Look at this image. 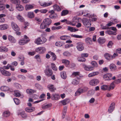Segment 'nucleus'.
Returning <instances> with one entry per match:
<instances>
[{
	"label": "nucleus",
	"instance_id": "1",
	"mask_svg": "<svg viewBox=\"0 0 121 121\" xmlns=\"http://www.w3.org/2000/svg\"><path fill=\"white\" fill-rule=\"evenodd\" d=\"M47 41V39L45 37H43L42 39L38 37L35 40L34 42L37 45H40L44 43Z\"/></svg>",
	"mask_w": 121,
	"mask_h": 121
},
{
	"label": "nucleus",
	"instance_id": "2",
	"mask_svg": "<svg viewBox=\"0 0 121 121\" xmlns=\"http://www.w3.org/2000/svg\"><path fill=\"white\" fill-rule=\"evenodd\" d=\"M82 22L84 25L86 27H89L91 25L90 21L86 18H84L82 20Z\"/></svg>",
	"mask_w": 121,
	"mask_h": 121
},
{
	"label": "nucleus",
	"instance_id": "3",
	"mask_svg": "<svg viewBox=\"0 0 121 121\" xmlns=\"http://www.w3.org/2000/svg\"><path fill=\"white\" fill-rule=\"evenodd\" d=\"M0 71L1 74L4 76H8L11 75V73L5 70L2 67H0Z\"/></svg>",
	"mask_w": 121,
	"mask_h": 121
},
{
	"label": "nucleus",
	"instance_id": "4",
	"mask_svg": "<svg viewBox=\"0 0 121 121\" xmlns=\"http://www.w3.org/2000/svg\"><path fill=\"white\" fill-rule=\"evenodd\" d=\"M28 105L29 106V107H27L25 108V111L28 112H30L34 111L35 110V108L33 107H31L32 104L30 103H27Z\"/></svg>",
	"mask_w": 121,
	"mask_h": 121
},
{
	"label": "nucleus",
	"instance_id": "5",
	"mask_svg": "<svg viewBox=\"0 0 121 121\" xmlns=\"http://www.w3.org/2000/svg\"><path fill=\"white\" fill-rule=\"evenodd\" d=\"M35 51L39 54H43L45 52L46 49L44 47H39L37 48L35 50Z\"/></svg>",
	"mask_w": 121,
	"mask_h": 121
},
{
	"label": "nucleus",
	"instance_id": "6",
	"mask_svg": "<svg viewBox=\"0 0 121 121\" xmlns=\"http://www.w3.org/2000/svg\"><path fill=\"white\" fill-rule=\"evenodd\" d=\"M78 19L76 17H74L73 19V21L71 22L70 21H68L67 20L66 23L68 24H69L72 26H75L76 25V22H77Z\"/></svg>",
	"mask_w": 121,
	"mask_h": 121
},
{
	"label": "nucleus",
	"instance_id": "7",
	"mask_svg": "<svg viewBox=\"0 0 121 121\" xmlns=\"http://www.w3.org/2000/svg\"><path fill=\"white\" fill-rule=\"evenodd\" d=\"M99 82L98 80L94 78L91 80L89 82L91 86H95L98 84Z\"/></svg>",
	"mask_w": 121,
	"mask_h": 121
},
{
	"label": "nucleus",
	"instance_id": "8",
	"mask_svg": "<svg viewBox=\"0 0 121 121\" xmlns=\"http://www.w3.org/2000/svg\"><path fill=\"white\" fill-rule=\"evenodd\" d=\"M44 73L48 77L50 76L53 73L52 70L49 68L45 69L44 70Z\"/></svg>",
	"mask_w": 121,
	"mask_h": 121
},
{
	"label": "nucleus",
	"instance_id": "9",
	"mask_svg": "<svg viewBox=\"0 0 121 121\" xmlns=\"http://www.w3.org/2000/svg\"><path fill=\"white\" fill-rule=\"evenodd\" d=\"M112 76V75L111 74L107 73L104 75L103 78L105 80H110L111 79Z\"/></svg>",
	"mask_w": 121,
	"mask_h": 121
},
{
	"label": "nucleus",
	"instance_id": "10",
	"mask_svg": "<svg viewBox=\"0 0 121 121\" xmlns=\"http://www.w3.org/2000/svg\"><path fill=\"white\" fill-rule=\"evenodd\" d=\"M77 48L79 51H81L84 49V48L82 43H77Z\"/></svg>",
	"mask_w": 121,
	"mask_h": 121
},
{
	"label": "nucleus",
	"instance_id": "11",
	"mask_svg": "<svg viewBox=\"0 0 121 121\" xmlns=\"http://www.w3.org/2000/svg\"><path fill=\"white\" fill-rule=\"evenodd\" d=\"M8 38L9 41L11 43H15L16 42V40L11 35L8 36Z\"/></svg>",
	"mask_w": 121,
	"mask_h": 121
},
{
	"label": "nucleus",
	"instance_id": "12",
	"mask_svg": "<svg viewBox=\"0 0 121 121\" xmlns=\"http://www.w3.org/2000/svg\"><path fill=\"white\" fill-rule=\"evenodd\" d=\"M11 26L13 29L16 31H18L20 30V28L15 23L12 22Z\"/></svg>",
	"mask_w": 121,
	"mask_h": 121
},
{
	"label": "nucleus",
	"instance_id": "13",
	"mask_svg": "<svg viewBox=\"0 0 121 121\" xmlns=\"http://www.w3.org/2000/svg\"><path fill=\"white\" fill-rule=\"evenodd\" d=\"M43 22L48 27L51 23L52 21L50 18H46L43 20Z\"/></svg>",
	"mask_w": 121,
	"mask_h": 121
},
{
	"label": "nucleus",
	"instance_id": "14",
	"mask_svg": "<svg viewBox=\"0 0 121 121\" xmlns=\"http://www.w3.org/2000/svg\"><path fill=\"white\" fill-rule=\"evenodd\" d=\"M51 98V99L53 100H56L60 98V96L58 94H53L52 95Z\"/></svg>",
	"mask_w": 121,
	"mask_h": 121
},
{
	"label": "nucleus",
	"instance_id": "15",
	"mask_svg": "<svg viewBox=\"0 0 121 121\" xmlns=\"http://www.w3.org/2000/svg\"><path fill=\"white\" fill-rule=\"evenodd\" d=\"M39 3L41 6L43 7H46L49 6L51 5L52 4V2H50L49 3L46 2L42 3L40 1H39Z\"/></svg>",
	"mask_w": 121,
	"mask_h": 121
},
{
	"label": "nucleus",
	"instance_id": "16",
	"mask_svg": "<svg viewBox=\"0 0 121 121\" xmlns=\"http://www.w3.org/2000/svg\"><path fill=\"white\" fill-rule=\"evenodd\" d=\"M29 39L26 40L23 39H21L19 41L18 43L19 44L21 45H23L27 43L30 41Z\"/></svg>",
	"mask_w": 121,
	"mask_h": 121
},
{
	"label": "nucleus",
	"instance_id": "17",
	"mask_svg": "<svg viewBox=\"0 0 121 121\" xmlns=\"http://www.w3.org/2000/svg\"><path fill=\"white\" fill-rule=\"evenodd\" d=\"M49 90L52 92H54L56 90V88L52 84H49L48 86Z\"/></svg>",
	"mask_w": 121,
	"mask_h": 121
},
{
	"label": "nucleus",
	"instance_id": "18",
	"mask_svg": "<svg viewBox=\"0 0 121 121\" xmlns=\"http://www.w3.org/2000/svg\"><path fill=\"white\" fill-rule=\"evenodd\" d=\"M115 86L114 82H112L109 86L108 85V91H110L113 90Z\"/></svg>",
	"mask_w": 121,
	"mask_h": 121
},
{
	"label": "nucleus",
	"instance_id": "19",
	"mask_svg": "<svg viewBox=\"0 0 121 121\" xmlns=\"http://www.w3.org/2000/svg\"><path fill=\"white\" fill-rule=\"evenodd\" d=\"M85 41L88 44L91 45L92 44V40L91 38L88 37L85 39Z\"/></svg>",
	"mask_w": 121,
	"mask_h": 121
},
{
	"label": "nucleus",
	"instance_id": "20",
	"mask_svg": "<svg viewBox=\"0 0 121 121\" xmlns=\"http://www.w3.org/2000/svg\"><path fill=\"white\" fill-rule=\"evenodd\" d=\"M84 69L87 71H91L93 69V68L91 66H86L85 65H84Z\"/></svg>",
	"mask_w": 121,
	"mask_h": 121
},
{
	"label": "nucleus",
	"instance_id": "21",
	"mask_svg": "<svg viewBox=\"0 0 121 121\" xmlns=\"http://www.w3.org/2000/svg\"><path fill=\"white\" fill-rule=\"evenodd\" d=\"M110 69L112 71H114L117 69V66L113 63L111 64L109 66Z\"/></svg>",
	"mask_w": 121,
	"mask_h": 121
},
{
	"label": "nucleus",
	"instance_id": "22",
	"mask_svg": "<svg viewBox=\"0 0 121 121\" xmlns=\"http://www.w3.org/2000/svg\"><path fill=\"white\" fill-rule=\"evenodd\" d=\"M8 28V26L6 24H3L0 25V30H4Z\"/></svg>",
	"mask_w": 121,
	"mask_h": 121
},
{
	"label": "nucleus",
	"instance_id": "23",
	"mask_svg": "<svg viewBox=\"0 0 121 121\" xmlns=\"http://www.w3.org/2000/svg\"><path fill=\"white\" fill-rule=\"evenodd\" d=\"M6 15L1 14H0V22L3 23L5 21V19L4 17H5Z\"/></svg>",
	"mask_w": 121,
	"mask_h": 121
},
{
	"label": "nucleus",
	"instance_id": "24",
	"mask_svg": "<svg viewBox=\"0 0 121 121\" xmlns=\"http://www.w3.org/2000/svg\"><path fill=\"white\" fill-rule=\"evenodd\" d=\"M83 90L82 89L80 88L79 89L75 92V96L79 95L81 93L83 92Z\"/></svg>",
	"mask_w": 121,
	"mask_h": 121
},
{
	"label": "nucleus",
	"instance_id": "25",
	"mask_svg": "<svg viewBox=\"0 0 121 121\" xmlns=\"http://www.w3.org/2000/svg\"><path fill=\"white\" fill-rule=\"evenodd\" d=\"M97 41L99 44H102L105 42L106 40L104 38L100 37L98 38Z\"/></svg>",
	"mask_w": 121,
	"mask_h": 121
},
{
	"label": "nucleus",
	"instance_id": "26",
	"mask_svg": "<svg viewBox=\"0 0 121 121\" xmlns=\"http://www.w3.org/2000/svg\"><path fill=\"white\" fill-rule=\"evenodd\" d=\"M99 73V72L97 71L93 72L89 74L88 77L89 78L94 77L98 75Z\"/></svg>",
	"mask_w": 121,
	"mask_h": 121
},
{
	"label": "nucleus",
	"instance_id": "27",
	"mask_svg": "<svg viewBox=\"0 0 121 121\" xmlns=\"http://www.w3.org/2000/svg\"><path fill=\"white\" fill-rule=\"evenodd\" d=\"M8 51V48L5 47H0V52H7Z\"/></svg>",
	"mask_w": 121,
	"mask_h": 121
},
{
	"label": "nucleus",
	"instance_id": "28",
	"mask_svg": "<svg viewBox=\"0 0 121 121\" xmlns=\"http://www.w3.org/2000/svg\"><path fill=\"white\" fill-rule=\"evenodd\" d=\"M104 56L108 60H110L112 59L111 55L108 53H105L104 55Z\"/></svg>",
	"mask_w": 121,
	"mask_h": 121
},
{
	"label": "nucleus",
	"instance_id": "29",
	"mask_svg": "<svg viewBox=\"0 0 121 121\" xmlns=\"http://www.w3.org/2000/svg\"><path fill=\"white\" fill-rule=\"evenodd\" d=\"M10 115V112L8 111H4L3 113V115L4 117H8Z\"/></svg>",
	"mask_w": 121,
	"mask_h": 121
},
{
	"label": "nucleus",
	"instance_id": "30",
	"mask_svg": "<svg viewBox=\"0 0 121 121\" xmlns=\"http://www.w3.org/2000/svg\"><path fill=\"white\" fill-rule=\"evenodd\" d=\"M48 53L52 56V59L53 60L55 61L56 60V56L55 54L52 52H49Z\"/></svg>",
	"mask_w": 121,
	"mask_h": 121
},
{
	"label": "nucleus",
	"instance_id": "31",
	"mask_svg": "<svg viewBox=\"0 0 121 121\" xmlns=\"http://www.w3.org/2000/svg\"><path fill=\"white\" fill-rule=\"evenodd\" d=\"M67 29L68 30L71 32H75L78 30V29H76L73 27L69 26L68 27Z\"/></svg>",
	"mask_w": 121,
	"mask_h": 121
},
{
	"label": "nucleus",
	"instance_id": "32",
	"mask_svg": "<svg viewBox=\"0 0 121 121\" xmlns=\"http://www.w3.org/2000/svg\"><path fill=\"white\" fill-rule=\"evenodd\" d=\"M16 7L18 10L20 11L23 10L24 9V8L23 6L20 5V4H17L16 6Z\"/></svg>",
	"mask_w": 121,
	"mask_h": 121
},
{
	"label": "nucleus",
	"instance_id": "33",
	"mask_svg": "<svg viewBox=\"0 0 121 121\" xmlns=\"http://www.w3.org/2000/svg\"><path fill=\"white\" fill-rule=\"evenodd\" d=\"M34 7V6L31 4H26L25 6V8L26 10H28L32 9Z\"/></svg>",
	"mask_w": 121,
	"mask_h": 121
},
{
	"label": "nucleus",
	"instance_id": "34",
	"mask_svg": "<svg viewBox=\"0 0 121 121\" xmlns=\"http://www.w3.org/2000/svg\"><path fill=\"white\" fill-rule=\"evenodd\" d=\"M26 92L28 94H31L35 92L36 91L34 90L31 89H28L26 90Z\"/></svg>",
	"mask_w": 121,
	"mask_h": 121
},
{
	"label": "nucleus",
	"instance_id": "35",
	"mask_svg": "<svg viewBox=\"0 0 121 121\" xmlns=\"http://www.w3.org/2000/svg\"><path fill=\"white\" fill-rule=\"evenodd\" d=\"M9 87L6 86H2L0 88V89L2 91H5L8 90Z\"/></svg>",
	"mask_w": 121,
	"mask_h": 121
},
{
	"label": "nucleus",
	"instance_id": "36",
	"mask_svg": "<svg viewBox=\"0 0 121 121\" xmlns=\"http://www.w3.org/2000/svg\"><path fill=\"white\" fill-rule=\"evenodd\" d=\"M62 62L67 66L69 65V61L67 60L64 59L62 60Z\"/></svg>",
	"mask_w": 121,
	"mask_h": 121
},
{
	"label": "nucleus",
	"instance_id": "37",
	"mask_svg": "<svg viewBox=\"0 0 121 121\" xmlns=\"http://www.w3.org/2000/svg\"><path fill=\"white\" fill-rule=\"evenodd\" d=\"M70 37L67 35H63L61 36L60 37V39L63 40H65L67 39H69Z\"/></svg>",
	"mask_w": 121,
	"mask_h": 121
},
{
	"label": "nucleus",
	"instance_id": "38",
	"mask_svg": "<svg viewBox=\"0 0 121 121\" xmlns=\"http://www.w3.org/2000/svg\"><path fill=\"white\" fill-rule=\"evenodd\" d=\"M61 78L63 79H65L66 78V75L65 72H62L60 73Z\"/></svg>",
	"mask_w": 121,
	"mask_h": 121
},
{
	"label": "nucleus",
	"instance_id": "39",
	"mask_svg": "<svg viewBox=\"0 0 121 121\" xmlns=\"http://www.w3.org/2000/svg\"><path fill=\"white\" fill-rule=\"evenodd\" d=\"M69 99H65V100H62L61 101L63 105H66L67 104H68L69 102Z\"/></svg>",
	"mask_w": 121,
	"mask_h": 121
},
{
	"label": "nucleus",
	"instance_id": "40",
	"mask_svg": "<svg viewBox=\"0 0 121 121\" xmlns=\"http://www.w3.org/2000/svg\"><path fill=\"white\" fill-rule=\"evenodd\" d=\"M101 89L103 90H107L108 91V85H103L101 87Z\"/></svg>",
	"mask_w": 121,
	"mask_h": 121
},
{
	"label": "nucleus",
	"instance_id": "41",
	"mask_svg": "<svg viewBox=\"0 0 121 121\" xmlns=\"http://www.w3.org/2000/svg\"><path fill=\"white\" fill-rule=\"evenodd\" d=\"M53 7L54 10L57 11H59L61 10V9L57 4H55L53 6Z\"/></svg>",
	"mask_w": 121,
	"mask_h": 121
},
{
	"label": "nucleus",
	"instance_id": "42",
	"mask_svg": "<svg viewBox=\"0 0 121 121\" xmlns=\"http://www.w3.org/2000/svg\"><path fill=\"white\" fill-rule=\"evenodd\" d=\"M19 115H20L23 118L25 119L27 117V115L24 112H21Z\"/></svg>",
	"mask_w": 121,
	"mask_h": 121
},
{
	"label": "nucleus",
	"instance_id": "43",
	"mask_svg": "<svg viewBox=\"0 0 121 121\" xmlns=\"http://www.w3.org/2000/svg\"><path fill=\"white\" fill-rule=\"evenodd\" d=\"M77 59L78 61L80 62H84L86 60L85 59L81 56L78 57Z\"/></svg>",
	"mask_w": 121,
	"mask_h": 121
},
{
	"label": "nucleus",
	"instance_id": "44",
	"mask_svg": "<svg viewBox=\"0 0 121 121\" xmlns=\"http://www.w3.org/2000/svg\"><path fill=\"white\" fill-rule=\"evenodd\" d=\"M64 44L62 41H58L56 42L55 43V45L56 46L60 47L62 46Z\"/></svg>",
	"mask_w": 121,
	"mask_h": 121
},
{
	"label": "nucleus",
	"instance_id": "45",
	"mask_svg": "<svg viewBox=\"0 0 121 121\" xmlns=\"http://www.w3.org/2000/svg\"><path fill=\"white\" fill-rule=\"evenodd\" d=\"M11 2L14 4L16 5L20 4V1L19 0H11Z\"/></svg>",
	"mask_w": 121,
	"mask_h": 121
},
{
	"label": "nucleus",
	"instance_id": "46",
	"mask_svg": "<svg viewBox=\"0 0 121 121\" xmlns=\"http://www.w3.org/2000/svg\"><path fill=\"white\" fill-rule=\"evenodd\" d=\"M15 96L16 97H19L21 95V94L18 91L15 90L14 91Z\"/></svg>",
	"mask_w": 121,
	"mask_h": 121
},
{
	"label": "nucleus",
	"instance_id": "47",
	"mask_svg": "<svg viewBox=\"0 0 121 121\" xmlns=\"http://www.w3.org/2000/svg\"><path fill=\"white\" fill-rule=\"evenodd\" d=\"M51 106V104L43 105L42 106V108L43 109H45L50 107Z\"/></svg>",
	"mask_w": 121,
	"mask_h": 121
},
{
	"label": "nucleus",
	"instance_id": "48",
	"mask_svg": "<svg viewBox=\"0 0 121 121\" xmlns=\"http://www.w3.org/2000/svg\"><path fill=\"white\" fill-rule=\"evenodd\" d=\"M69 13V11L67 10H63L61 12V15L62 16H65L68 14Z\"/></svg>",
	"mask_w": 121,
	"mask_h": 121
},
{
	"label": "nucleus",
	"instance_id": "49",
	"mask_svg": "<svg viewBox=\"0 0 121 121\" xmlns=\"http://www.w3.org/2000/svg\"><path fill=\"white\" fill-rule=\"evenodd\" d=\"M17 19L20 21L23 22L24 21V19L19 14L17 16Z\"/></svg>",
	"mask_w": 121,
	"mask_h": 121
},
{
	"label": "nucleus",
	"instance_id": "50",
	"mask_svg": "<svg viewBox=\"0 0 121 121\" xmlns=\"http://www.w3.org/2000/svg\"><path fill=\"white\" fill-rule=\"evenodd\" d=\"M46 27H47V26L44 24L43 22L40 25V28L41 29H45Z\"/></svg>",
	"mask_w": 121,
	"mask_h": 121
},
{
	"label": "nucleus",
	"instance_id": "51",
	"mask_svg": "<svg viewBox=\"0 0 121 121\" xmlns=\"http://www.w3.org/2000/svg\"><path fill=\"white\" fill-rule=\"evenodd\" d=\"M51 65L52 69L53 70L56 71L57 70V68L56 67L54 64L52 63L51 64Z\"/></svg>",
	"mask_w": 121,
	"mask_h": 121
},
{
	"label": "nucleus",
	"instance_id": "52",
	"mask_svg": "<svg viewBox=\"0 0 121 121\" xmlns=\"http://www.w3.org/2000/svg\"><path fill=\"white\" fill-rule=\"evenodd\" d=\"M28 16L30 18H32L34 17V15L33 13L32 12H30L28 13Z\"/></svg>",
	"mask_w": 121,
	"mask_h": 121
},
{
	"label": "nucleus",
	"instance_id": "53",
	"mask_svg": "<svg viewBox=\"0 0 121 121\" xmlns=\"http://www.w3.org/2000/svg\"><path fill=\"white\" fill-rule=\"evenodd\" d=\"M63 55L64 56L67 57L70 56H71V54L69 52L66 51L64 52L63 53Z\"/></svg>",
	"mask_w": 121,
	"mask_h": 121
},
{
	"label": "nucleus",
	"instance_id": "54",
	"mask_svg": "<svg viewBox=\"0 0 121 121\" xmlns=\"http://www.w3.org/2000/svg\"><path fill=\"white\" fill-rule=\"evenodd\" d=\"M13 100L15 103L17 105H18L20 103V102L19 100L17 98H14L13 99Z\"/></svg>",
	"mask_w": 121,
	"mask_h": 121
},
{
	"label": "nucleus",
	"instance_id": "55",
	"mask_svg": "<svg viewBox=\"0 0 121 121\" xmlns=\"http://www.w3.org/2000/svg\"><path fill=\"white\" fill-rule=\"evenodd\" d=\"M105 33L109 35L113 34L115 35L116 34H114V32L110 30H107L105 31Z\"/></svg>",
	"mask_w": 121,
	"mask_h": 121
},
{
	"label": "nucleus",
	"instance_id": "56",
	"mask_svg": "<svg viewBox=\"0 0 121 121\" xmlns=\"http://www.w3.org/2000/svg\"><path fill=\"white\" fill-rule=\"evenodd\" d=\"M35 87L37 89H42V87L38 83H36L35 85Z\"/></svg>",
	"mask_w": 121,
	"mask_h": 121
},
{
	"label": "nucleus",
	"instance_id": "57",
	"mask_svg": "<svg viewBox=\"0 0 121 121\" xmlns=\"http://www.w3.org/2000/svg\"><path fill=\"white\" fill-rule=\"evenodd\" d=\"M18 78L21 80H24L26 79V77L22 75H19L17 76Z\"/></svg>",
	"mask_w": 121,
	"mask_h": 121
},
{
	"label": "nucleus",
	"instance_id": "58",
	"mask_svg": "<svg viewBox=\"0 0 121 121\" xmlns=\"http://www.w3.org/2000/svg\"><path fill=\"white\" fill-rule=\"evenodd\" d=\"M71 36L72 37L78 38H82V36L81 35H72Z\"/></svg>",
	"mask_w": 121,
	"mask_h": 121
},
{
	"label": "nucleus",
	"instance_id": "59",
	"mask_svg": "<svg viewBox=\"0 0 121 121\" xmlns=\"http://www.w3.org/2000/svg\"><path fill=\"white\" fill-rule=\"evenodd\" d=\"M79 74L80 73L79 72H73L72 73V75L73 76H76L79 75Z\"/></svg>",
	"mask_w": 121,
	"mask_h": 121
},
{
	"label": "nucleus",
	"instance_id": "60",
	"mask_svg": "<svg viewBox=\"0 0 121 121\" xmlns=\"http://www.w3.org/2000/svg\"><path fill=\"white\" fill-rule=\"evenodd\" d=\"M5 9V7L4 4H0V11L4 10Z\"/></svg>",
	"mask_w": 121,
	"mask_h": 121
},
{
	"label": "nucleus",
	"instance_id": "61",
	"mask_svg": "<svg viewBox=\"0 0 121 121\" xmlns=\"http://www.w3.org/2000/svg\"><path fill=\"white\" fill-rule=\"evenodd\" d=\"M47 11V10L45 9H44L39 10V12L42 13H46Z\"/></svg>",
	"mask_w": 121,
	"mask_h": 121
},
{
	"label": "nucleus",
	"instance_id": "62",
	"mask_svg": "<svg viewBox=\"0 0 121 121\" xmlns=\"http://www.w3.org/2000/svg\"><path fill=\"white\" fill-rule=\"evenodd\" d=\"M72 83L74 85H76L78 84L79 82L78 81H77L76 80H73L72 82Z\"/></svg>",
	"mask_w": 121,
	"mask_h": 121
},
{
	"label": "nucleus",
	"instance_id": "63",
	"mask_svg": "<svg viewBox=\"0 0 121 121\" xmlns=\"http://www.w3.org/2000/svg\"><path fill=\"white\" fill-rule=\"evenodd\" d=\"M114 108L113 107H109L108 109V112L109 113L111 112L114 110Z\"/></svg>",
	"mask_w": 121,
	"mask_h": 121
},
{
	"label": "nucleus",
	"instance_id": "64",
	"mask_svg": "<svg viewBox=\"0 0 121 121\" xmlns=\"http://www.w3.org/2000/svg\"><path fill=\"white\" fill-rule=\"evenodd\" d=\"M91 64L93 66L97 67V63L95 61H92L91 63Z\"/></svg>",
	"mask_w": 121,
	"mask_h": 121
}]
</instances>
